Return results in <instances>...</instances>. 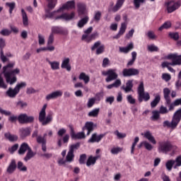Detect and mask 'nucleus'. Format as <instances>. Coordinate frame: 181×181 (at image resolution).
Here are the masks:
<instances>
[{"label": "nucleus", "mask_w": 181, "mask_h": 181, "mask_svg": "<svg viewBox=\"0 0 181 181\" xmlns=\"http://www.w3.org/2000/svg\"><path fill=\"white\" fill-rule=\"evenodd\" d=\"M15 67V62H11L3 67L2 74H4L6 83L12 86L15 84V82L17 81L18 78H16V74H21V69L16 68L12 69Z\"/></svg>", "instance_id": "1"}, {"label": "nucleus", "mask_w": 181, "mask_h": 181, "mask_svg": "<svg viewBox=\"0 0 181 181\" xmlns=\"http://www.w3.org/2000/svg\"><path fill=\"white\" fill-rule=\"evenodd\" d=\"M88 131L87 135H90L93 131H94V123L93 122H87L85 124V126L83 127V131L81 132H78L76 134L74 132V129L71 128V136L72 139H84L86 138V134L84 131Z\"/></svg>", "instance_id": "2"}, {"label": "nucleus", "mask_w": 181, "mask_h": 181, "mask_svg": "<svg viewBox=\"0 0 181 181\" xmlns=\"http://www.w3.org/2000/svg\"><path fill=\"white\" fill-rule=\"evenodd\" d=\"M158 151L160 153L166 155L169 152H173V154L177 152V146L172 144L169 141H162L159 143Z\"/></svg>", "instance_id": "3"}, {"label": "nucleus", "mask_w": 181, "mask_h": 181, "mask_svg": "<svg viewBox=\"0 0 181 181\" xmlns=\"http://www.w3.org/2000/svg\"><path fill=\"white\" fill-rule=\"evenodd\" d=\"M166 58L168 60H172V62H163L161 64L163 68L167 67L168 69L169 66H181V54L179 55L177 53L170 54Z\"/></svg>", "instance_id": "4"}, {"label": "nucleus", "mask_w": 181, "mask_h": 181, "mask_svg": "<svg viewBox=\"0 0 181 181\" xmlns=\"http://www.w3.org/2000/svg\"><path fill=\"white\" fill-rule=\"evenodd\" d=\"M181 6V1H175V0H167L164 2V8L168 13H173L177 11Z\"/></svg>", "instance_id": "5"}, {"label": "nucleus", "mask_w": 181, "mask_h": 181, "mask_svg": "<svg viewBox=\"0 0 181 181\" xmlns=\"http://www.w3.org/2000/svg\"><path fill=\"white\" fill-rule=\"evenodd\" d=\"M74 8H76V3L74 1H68L57 11L47 13L46 18H54L58 12H63L64 9H74Z\"/></svg>", "instance_id": "6"}, {"label": "nucleus", "mask_w": 181, "mask_h": 181, "mask_svg": "<svg viewBox=\"0 0 181 181\" xmlns=\"http://www.w3.org/2000/svg\"><path fill=\"white\" fill-rule=\"evenodd\" d=\"M137 93L139 95V101L140 103H142L144 101H149L151 100V95H149V93L145 92V88L144 87V82H141L138 89Z\"/></svg>", "instance_id": "7"}, {"label": "nucleus", "mask_w": 181, "mask_h": 181, "mask_svg": "<svg viewBox=\"0 0 181 181\" xmlns=\"http://www.w3.org/2000/svg\"><path fill=\"white\" fill-rule=\"evenodd\" d=\"M103 76H107L105 78L106 83H110L113 81V80H117L118 78V74H117V69H108L102 72Z\"/></svg>", "instance_id": "8"}, {"label": "nucleus", "mask_w": 181, "mask_h": 181, "mask_svg": "<svg viewBox=\"0 0 181 181\" xmlns=\"http://www.w3.org/2000/svg\"><path fill=\"white\" fill-rule=\"evenodd\" d=\"M92 52L95 50V54L100 55L103 54L105 52V45L98 40L94 42L93 45L91 47Z\"/></svg>", "instance_id": "9"}, {"label": "nucleus", "mask_w": 181, "mask_h": 181, "mask_svg": "<svg viewBox=\"0 0 181 181\" xmlns=\"http://www.w3.org/2000/svg\"><path fill=\"white\" fill-rule=\"evenodd\" d=\"M62 95H63V91L57 90L52 92L49 94H47L45 96V100L47 101H50V100H57V98L62 97Z\"/></svg>", "instance_id": "10"}, {"label": "nucleus", "mask_w": 181, "mask_h": 181, "mask_svg": "<svg viewBox=\"0 0 181 181\" xmlns=\"http://www.w3.org/2000/svg\"><path fill=\"white\" fill-rule=\"evenodd\" d=\"M122 74L124 77H131L132 76H138V74H139V70L134 68L124 69L122 71Z\"/></svg>", "instance_id": "11"}, {"label": "nucleus", "mask_w": 181, "mask_h": 181, "mask_svg": "<svg viewBox=\"0 0 181 181\" xmlns=\"http://www.w3.org/2000/svg\"><path fill=\"white\" fill-rule=\"evenodd\" d=\"M35 118L32 116H28L26 115H20L18 117V121L20 124H29L33 122Z\"/></svg>", "instance_id": "12"}, {"label": "nucleus", "mask_w": 181, "mask_h": 181, "mask_svg": "<svg viewBox=\"0 0 181 181\" xmlns=\"http://www.w3.org/2000/svg\"><path fill=\"white\" fill-rule=\"evenodd\" d=\"M52 119L53 117L50 115L46 117V114H40L39 121L41 122L42 125H47V124H50Z\"/></svg>", "instance_id": "13"}, {"label": "nucleus", "mask_w": 181, "mask_h": 181, "mask_svg": "<svg viewBox=\"0 0 181 181\" xmlns=\"http://www.w3.org/2000/svg\"><path fill=\"white\" fill-rule=\"evenodd\" d=\"M74 16H76V14L73 12L71 14L64 13L55 17V20L62 19V21H71V19H74Z\"/></svg>", "instance_id": "14"}, {"label": "nucleus", "mask_w": 181, "mask_h": 181, "mask_svg": "<svg viewBox=\"0 0 181 181\" xmlns=\"http://www.w3.org/2000/svg\"><path fill=\"white\" fill-rule=\"evenodd\" d=\"M46 62L48 63L50 66V68L52 70H60V62L59 61H50L49 58H46Z\"/></svg>", "instance_id": "15"}, {"label": "nucleus", "mask_w": 181, "mask_h": 181, "mask_svg": "<svg viewBox=\"0 0 181 181\" xmlns=\"http://www.w3.org/2000/svg\"><path fill=\"white\" fill-rule=\"evenodd\" d=\"M127 30V24L126 23H122L121 27L119 28V30L118 33L113 37V39H119L122 35L125 33V31Z\"/></svg>", "instance_id": "16"}, {"label": "nucleus", "mask_w": 181, "mask_h": 181, "mask_svg": "<svg viewBox=\"0 0 181 181\" xmlns=\"http://www.w3.org/2000/svg\"><path fill=\"white\" fill-rule=\"evenodd\" d=\"M18 94H19V92L16 89V88H9L6 92V95L9 98H15Z\"/></svg>", "instance_id": "17"}, {"label": "nucleus", "mask_w": 181, "mask_h": 181, "mask_svg": "<svg viewBox=\"0 0 181 181\" xmlns=\"http://www.w3.org/2000/svg\"><path fill=\"white\" fill-rule=\"evenodd\" d=\"M21 16L23 26L25 28L29 26V18L28 17V13H26V11L23 8H21Z\"/></svg>", "instance_id": "18"}, {"label": "nucleus", "mask_w": 181, "mask_h": 181, "mask_svg": "<svg viewBox=\"0 0 181 181\" xmlns=\"http://www.w3.org/2000/svg\"><path fill=\"white\" fill-rule=\"evenodd\" d=\"M62 69H66L67 71L71 70V66L70 65V58H64L61 64Z\"/></svg>", "instance_id": "19"}, {"label": "nucleus", "mask_w": 181, "mask_h": 181, "mask_svg": "<svg viewBox=\"0 0 181 181\" xmlns=\"http://www.w3.org/2000/svg\"><path fill=\"white\" fill-rule=\"evenodd\" d=\"M103 136H105V134H102L99 136H97L96 133H94L92 134L91 138L88 140V142L91 144H93V142H100Z\"/></svg>", "instance_id": "20"}, {"label": "nucleus", "mask_w": 181, "mask_h": 181, "mask_svg": "<svg viewBox=\"0 0 181 181\" xmlns=\"http://www.w3.org/2000/svg\"><path fill=\"white\" fill-rule=\"evenodd\" d=\"M29 149H30V147H29V145L28 144V143H23L21 145L20 148L18 151V155H25L26 151H29Z\"/></svg>", "instance_id": "21"}, {"label": "nucleus", "mask_w": 181, "mask_h": 181, "mask_svg": "<svg viewBox=\"0 0 181 181\" xmlns=\"http://www.w3.org/2000/svg\"><path fill=\"white\" fill-rule=\"evenodd\" d=\"M133 81L129 80L126 83V86H122V90H124L125 93H129L132 91V87H134Z\"/></svg>", "instance_id": "22"}, {"label": "nucleus", "mask_w": 181, "mask_h": 181, "mask_svg": "<svg viewBox=\"0 0 181 181\" xmlns=\"http://www.w3.org/2000/svg\"><path fill=\"white\" fill-rule=\"evenodd\" d=\"M170 94V90L168 88H165L163 89V95L164 98L166 101L167 104H170L172 103V100H170V96H169Z\"/></svg>", "instance_id": "23"}, {"label": "nucleus", "mask_w": 181, "mask_h": 181, "mask_svg": "<svg viewBox=\"0 0 181 181\" xmlns=\"http://www.w3.org/2000/svg\"><path fill=\"white\" fill-rule=\"evenodd\" d=\"M180 119H181V114H174L173 117V119L171 121L174 128H176L177 127V124L180 122Z\"/></svg>", "instance_id": "24"}, {"label": "nucleus", "mask_w": 181, "mask_h": 181, "mask_svg": "<svg viewBox=\"0 0 181 181\" xmlns=\"http://www.w3.org/2000/svg\"><path fill=\"white\" fill-rule=\"evenodd\" d=\"M144 138H146L149 142H151L153 145H156V140H155V137L152 136V133L151 132L147 131L144 133Z\"/></svg>", "instance_id": "25"}, {"label": "nucleus", "mask_w": 181, "mask_h": 181, "mask_svg": "<svg viewBox=\"0 0 181 181\" xmlns=\"http://www.w3.org/2000/svg\"><path fill=\"white\" fill-rule=\"evenodd\" d=\"M132 49H134V43L130 42L127 47H120L119 48V50L120 53H129V52H131V50H132Z\"/></svg>", "instance_id": "26"}, {"label": "nucleus", "mask_w": 181, "mask_h": 181, "mask_svg": "<svg viewBox=\"0 0 181 181\" xmlns=\"http://www.w3.org/2000/svg\"><path fill=\"white\" fill-rule=\"evenodd\" d=\"M124 2H125V0H117L116 4L112 9V12H118V11L122 8Z\"/></svg>", "instance_id": "27"}, {"label": "nucleus", "mask_w": 181, "mask_h": 181, "mask_svg": "<svg viewBox=\"0 0 181 181\" xmlns=\"http://www.w3.org/2000/svg\"><path fill=\"white\" fill-rule=\"evenodd\" d=\"M78 78L79 80H82L85 84H88V83H90V76L87 75L84 72L79 74Z\"/></svg>", "instance_id": "28"}, {"label": "nucleus", "mask_w": 181, "mask_h": 181, "mask_svg": "<svg viewBox=\"0 0 181 181\" xmlns=\"http://www.w3.org/2000/svg\"><path fill=\"white\" fill-rule=\"evenodd\" d=\"M16 170V161H15V160H12L7 168V172L8 173H13V172H15Z\"/></svg>", "instance_id": "29"}, {"label": "nucleus", "mask_w": 181, "mask_h": 181, "mask_svg": "<svg viewBox=\"0 0 181 181\" xmlns=\"http://www.w3.org/2000/svg\"><path fill=\"white\" fill-rule=\"evenodd\" d=\"M98 158H100V156H95V157H93V156H89L86 162V165L91 166V165H95V162H97V160L98 159Z\"/></svg>", "instance_id": "30"}, {"label": "nucleus", "mask_w": 181, "mask_h": 181, "mask_svg": "<svg viewBox=\"0 0 181 181\" xmlns=\"http://www.w3.org/2000/svg\"><path fill=\"white\" fill-rule=\"evenodd\" d=\"M20 131L21 138H26V136L30 135V129L29 127L23 128Z\"/></svg>", "instance_id": "31"}, {"label": "nucleus", "mask_w": 181, "mask_h": 181, "mask_svg": "<svg viewBox=\"0 0 181 181\" xmlns=\"http://www.w3.org/2000/svg\"><path fill=\"white\" fill-rule=\"evenodd\" d=\"M160 102V95L157 94L155 96L154 100L151 103V108H155L158 104Z\"/></svg>", "instance_id": "32"}, {"label": "nucleus", "mask_w": 181, "mask_h": 181, "mask_svg": "<svg viewBox=\"0 0 181 181\" xmlns=\"http://www.w3.org/2000/svg\"><path fill=\"white\" fill-rule=\"evenodd\" d=\"M36 155V153H34L33 151H32V148H29V151H28L25 157L24 158V160L25 162H28V160H30L32 158H33Z\"/></svg>", "instance_id": "33"}, {"label": "nucleus", "mask_w": 181, "mask_h": 181, "mask_svg": "<svg viewBox=\"0 0 181 181\" xmlns=\"http://www.w3.org/2000/svg\"><path fill=\"white\" fill-rule=\"evenodd\" d=\"M4 135L6 139L9 140L10 142H16V141H18V136L16 135H12L10 133H6Z\"/></svg>", "instance_id": "34"}, {"label": "nucleus", "mask_w": 181, "mask_h": 181, "mask_svg": "<svg viewBox=\"0 0 181 181\" xmlns=\"http://www.w3.org/2000/svg\"><path fill=\"white\" fill-rule=\"evenodd\" d=\"M87 22H88V16H86L83 18L81 19L77 24L78 28H83L84 25H86Z\"/></svg>", "instance_id": "35"}, {"label": "nucleus", "mask_w": 181, "mask_h": 181, "mask_svg": "<svg viewBox=\"0 0 181 181\" xmlns=\"http://www.w3.org/2000/svg\"><path fill=\"white\" fill-rule=\"evenodd\" d=\"M136 60V52H132V59L127 63V67H129V66H132V64L135 63Z\"/></svg>", "instance_id": "36"}, {"label": "nucleus", "mask_w": 181, "mask_h": 181, "mask_svg": "<svg viewBox=\"0 0 181 181\" xmlns=\"http://www.w3.org/2000/svg\"><path fill=\"white\" fill-rule=\"evenodd\" d=\"M17 169L21 172H26L28 170V168L23 165V163H22V161H18L17 164Z\"/></svg>", "instance_id": "37"}, {"label": "nucleus", "mask_w": 181, "mask_h": 181, "mask_svg": "<svg viewBox=\"0 0 181 181\" xmlns=\"http://www.w3.org/2000/svg\"><path fill=\"white\" fill-rule=\"evenodd\" d=\"M133 4L136 9H139V8H141V5H142V4H145V0H134Z\"/></svg>", "instance_id": "38"}, {"label": "nucleus", "mask_w": 181, "mask_h": 181, "mask_svg": "<svg viewBox=\"0 0 181 181\" xmlns=\"http://www.w3.org/2000/svg\"><path fill=\"white\" fill-rule=\"evenodd\" d=\"M78 15H84L86 13V6L83 4H78Z\"/></svg>", "instance_id": "39"}, {"label": "nucleus", "mask_w": 181, "mask_h": 181, "mask_svg": "<svg viewBox=\"0 0 181 181\" xmlns=\"http://www.w3.org/2000/svg\"><path fill=\"white\" fill-rule=\"evenodd\" d=\"M171 26L172 23L170 21H166L158 28V30H163V29H169V28H171Z\"/></svg>", "instance_id": "40"}, {"label": "nucleus", "mask_w": 181, "mask_h": 181, "mask_svg": "<svg viewBox=\"0 0 181 181\" xmlns=\"http://www.w3.org/2000/svg\"><path fill=\"white\" fill-rule=\"evenodd\" d=\"M173 165H175V160H169L168 161H167V163H165V168L167 169V170H172V168H173Z\"/></svg>", "instance_id": "41"}, {"label": "nucleus", "mask_w": 181, "mask_h": 181, "mask_svg": "<svg viewBox=\"0 0 181 181\" xmlns=\"http://www.w3.org/2000/svg\"><path fill=\"white\" fill-rule=\"evenodd\" d=\"M26 87V82H21L16 84L15 86L16 90H17V92L19 93L22 88H25Z\"/></svg>", "instance_id": "42"}, {"label": "nucleus", "mask_w": 181, "mask_h": 181, "mask_svg": "<svg viewBox=\"0 0 181 181\" xmlns=\"http://www.w3.org/2000/svg\"><path fill=\"white\" fill-rule=\"evenodd\" d=\"M82 40H83V42H86V43H90V42H92V39H91V35L90 34H83L82 35Z\"/></svg>", "instance_id": "43"}, {"label": "nucleus", "mask_w": 181, "mask_h": 181, "mask_svg": "<svg viewBox=\"0 0 181 181\" xmlns=\"http://www.w3.org/2000/svg\"><path fill=\"white\" fill-rule=\"evenodd\" d=\"M49 9H54L57 4V0H47Z\"/></svg>", "instance_id": "44"}, {"label": "nucleus", "mask_w": 181, "mask_h": 181, "mask_svg": "<svg viewBox=\"0 0 181 181\" xmlns=\"http://www.w3.org/2000/svg\"><path fill=\"white\" fill-rule=\"evenodd\" d=\"M18 148H19V144H16L13 146H12L11 148H8V152H10L11 155H13V153H15V152L18 151Z\"/></svg>", "instance_id": "45"}, {"label": "nucleus", "mask_w": 181, "mask_h": 181, "mask_svg": "<svg viewBox=\"0 0 181 181\" xmlns=\"http://www.w3.org/2000/svg\"><path fill=\"white\" fill-rule=\"evenodd\" d=\"M73 159H74V153L69 151L66 155V162H72Z\"/></svg>", "instance_id": "46"}, {"label": "nucleus", "mask_w": 181, "mask_h": 181, "mask_svg": "<svg viewBox=\"0 0 181 181\" xmlns=\"http://www.w3.org/2000/svg\"><path fill=\"white\" fill-rule=\"evenodd\" d=\"M80 148V143L78 142L75 144H72L70 146L69 151L74 153V151H76V149H78Z\"/></svg>", "instance_id": "47"}, {"label": "nucleus", "mask_w": 181, "mask_h": 181, "mask_svg": "<svg viewBox=\"0 0 181 181\" xmlns=\"http://www.w3.org/2000/svg\"><path fill=\"white\" fill-rule=\"evenodd\" d=\"M38 43L40 46H43L46 43V40L42 34H38Z\"/></svg>", "instance_id": "48"}, {"label": "nucleus", "mask_w": 181, "mask_h": 181, "mask_svg": "<svg viewBox=\"0 0 181 181\" xmlns=\"http://www.w3.org/2000/svg\"><path fill=\"white\" fill-rule=\"evenodd\" d=\"M96 99L95 98H89L87 102L88 108H91L94 104H95Z\"/></svg>", "instance_id": "49"}, {"label": "nucleus", "mask_w": 181, "mask_h": 181, "mask_svg": "<svg viewBox=\"0 0 181 181\" xmlns=\"http://www.w3.org/2000/svg\"><path fill=\"white\" fill-rule=\"evenodd\" d=\"M6 5L9 7V13H12V12H13V9H15V6H16V4L15 2L6 3Z\"/></svg>", "instance_id": "50"}, {"label": "nucleus", "mask_w": 181, "mask_h": 181, "mask_svg": "<svg viewBox=\"0 0 181 181\" xmlns=\"http://www.w3.org/2000/svg\"><path fill=\"white\" fill-rule=\"evenodd\" d=\"M147 49L148 52H158L159 50V48H158L155 45H148Z\"/></svg>", "instance_id": "51"}, {"label": "nucleus", "mask_w": 181, "mask_h": 181, "mask_svg": "<svg viewBox=\"0 0 181 181\" xmlns=\"http://www.w3.org/2000/svg\"><path fill=\"white\" fill-rule=\"evenodd\" d=\"M119 152H122V148L120 147H115L111 149V153H112V155H117L119 153Z\"/></svg>", "instance_id": "52"}, {"label": "nucleus", "mask_w": 181, "mask_h": 181, "mask_svg": "<svg viewBox=\"0 0 181 181\" xmlns=\"http://www.w3.org/2000/svg\"><path fill=\"white\" fill-rule=\"evenodd\" d=\"M53 42H54V35H53V33H51L48 37L47 46H50V45H53Z\"/></svg>", "instance_id": "53"}, {"label": "nucleus", "mask_w": 181, "mask_h": 181, "mask_svg": "<svg viewBox=\"0 0 181 181\" xmlns=\"http://www.w3.org/2000/svg\"><path fill=\"white\" fill-rule=\"evenodd\" d=\"M0 88H8V85L5 83V81H4V78H2V75H0Z\"/></svg>", "instance_id": "54"}, {"label": "nucleus", "mask_w": 181, "mask_h": 181, "mask_svg": "<svg viewBox=\"0 0 181 181\" xmlns=\"http://www.w3.org/2000/svg\"><path fill=\"white\" fill-rule=\"evenodd\" d=\"M142 144H144V146L147 151H152V149H153L152 144H149L148 141H143Z\"/></svg>", "instance_id": "55"}, {"label": "nucleus", "mask_w": 181, "mask_h": 181, "mask_svg": "<svg viewBox=\"0 0 181 181\" xmlns=\"http://www.w3.org/2000/svg\"><path fill=\"white\" fill-rule=\"evenodd\" d=\"M175 163V165H174V169H176V168L181 166V156H179L176 158Z\"/></svg>", "instance_id": "56"}, {"label": "nucleus", "mask_w": 181, "mask_h": 181, "mask_svg": "<svg viewBox=\"0 0 181 181\" xmlns=\"http://www.w3.org/2000/svg\"><path fill=\"white\" fill-rule=\"evenodd\" d=\"M146 35L149 39H151L152 40L156 39V35H155V33L153 31H148Z\"/></svg>", "instance_id": "57"}, {"label": "nucleus", "mask_w": 181, "mask_h": 181, "mask_svg": "<svg viewBox=\"0 0 181 181\" xmlns=\"http://www.w3.org/2000/svg\"><path fill=\"white\" fill-rule=\"evenodd\" d=\"M163 127H168V128H172V129H175V127L173 126V123L170 122L169 121L166 120L163 122Z\"/></svg>", "instance_id": "58"}, {"label": "nucleus", "mask_w": 181, "mask_h": 181, "mask_svg": "<svg viewBox=\"0 0 181 181\" xmlns=\"http://www.w3.org/2000/svg\"><path fill=\"white\" fill-rule=\"evenodd\" d=\"M86 159H87V155H86V154L81 155L80 158H79V163L81 165H83L84 163H86Z\"/></svg>", "instance_id": "59"}, {"label": "nucleus", "mask_w": 181, "mask_h": 181, "mask_svg": "<svg viewBox=\"0 0 181 181\" xmlns=\"http://www.w3.org/2000/svg\"><path fill=\"white\" fill-rule=\"evenodd\" d=\"M170 37L171 39H173L174 40H179V33H169Z\"/></svg>", "instance_id": "60"}, {"label": "nucleus", "mask_w": 181, "mask_h": 181, "mask_svg": "<svg viewBox=\"0 0 181 181\" xmlns=\"http://www.w3.org/2000/svg\"><path fill=\"white\" fill-rule=\"evenodd\" d=\"M37 142L38 144H42V145H44L45 144H46V139H45V137L39 136L37 137Z\"/></svg>", "instance_id": "61"}, {"label": "nucleus", "mask_w": 181, "mask_h": 181, "mask_svg": "<svg viewBox=\"0 0 181 181\" xmlns=\"http://www.w3.org/2000/svg\"><path fill=\"white\" fill-rule=\"evenodd\" d=\"M35 93H37V90H36L35 88L32 87L27 88V90H26L27 94H35Z\"/></svg>", "instance_id": "62"}, {"label": "nucleus", "mask_w": 181, "mask_h": 181, "mask_svg": "<svg viewBox=\"0 0 181 181\" xmlns=\"http://www.w3.org/2000/svg\"><path fill=\"white\" fill-rule=\"evenodd\" d=\"M1 35L3 36H9V35L11 33V30L8 29H4L0 32Z\"/></svg>", "instance_id": "63"}, {"label": "nucleus", "mask_w": 181, "mask_h": 181, "mask_svg": "<svg viewBox=\"0 0 181 181\" xmlns=\"http://www.w3.org/2000/svg\"><path fill=\"white\" fill-rule=\"evenodd\" d=\"M52 33H62V28L59 27H52Z\"/></svg>", "instance_id": "64"}]
</instances>
